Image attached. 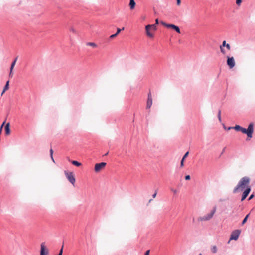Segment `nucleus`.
Listing matches in <instances>:
<instances>
[{
	"label": "nucleus",
	"mask_w": 255,
	"mask_h": 255,
	"mask_svg": "<svg viewBox=\"0 0 255 255\" xmlns=\"http://www.w3.org/2000/svg\"><path fill=\"white\" fill-rule=\"evenodd\" d=\"M253 124L250 123L248 127V128L246 129L241 127L239 125H236L233 127V129H235L237 131H241L243 133L246 134L248 138H251L252 137V134L253 133Z\"/></svg>",
	"instance_id": "1"
},
{
	"label": "nucleus",
	"mask_w": 255,
	"mask_h": 255,
	"mask_svg": "<svg viewBox=\"0 0 255 255\" xmlns=\"http://www.w3.org/2000/svg\"><path fill=\"white\" fill-rule=\"evenodd\" d=\"M250 181V179L249 177H243L241 179L237 186L234 189L233 192L234 193L237 192L239 189L243 190L249 185Z\"/></svg>",
	"instance_id": "2"
},
{
	"label": "nucleus",
	"mask_w": 255,
	"mask_h": 255,
	"mask_svg": "<svg viewBox=\"0 0 255 255\" xmlns=\"http://www.w3.org/2000/svg\"><path fill=\"white\" fill-rule=\"evenodd\" d=\"M216 207L215 206L213 207V209L212 210V211L210 212V213L204 216H202V217H200L198 218V220L199 221H201V222H202V221H209L210 220V219H211L214 214L215 213L216 211Z\"/></svg>",
	"instance_id": "3"
},
{
	"label": "nucleus",
	"mask_w": 255,
	"mask_h": 255,
	"mask_svg": "<svg viewBox=\"0 0 255 255\" xmlns=\"http://www.w3.org/2000/svg\"><path fill=\"white\" fill-rule=\"evenodd\" d=\"M157 30L155 25H147L145 26L146 34L150 38H153L154 33Z\"/></svg>",
	"instance_id": "4"
},
{
	"label": "nucleus",
	"mask_w": 255,
	"mask_h": 255,
	"mask_svg": "<svg viewBox=\"0 0 255 255\" xmlns=\"http://www.w3.org/2000/svg\"><path fill=\"white\" fill-rule=\"evenodd\" d=\"M65 176H66L68 181L73 185H74L75 182V178L74 174L72 172H68L67 171H64Z\"/></svg>",
	"instance_id": "5"
},
{
	"label": "nucleus",
	"mask_w": 255,
	"mask_h": 255,
	"mask_svg": "<svg viewBox=\"0 0 255 255\" xmlns=\"http://www.w3.org/2000/svg\"><path fill=\"white\" fill-rule=\"evenodd\" d=\"M161 23L163 26H164L167 28H172V29H174V30H175L177 33H180V30L177 26L172 24H167V23H165L163 21H161Z\"/></svg>",
	"instance_id": "6"
},
{
	"label": "nucleus",
	"mask_w": 255,
	"mask_h": 255,
	"mask_svg": "<svg viewBox=\"0 0 255 255\" xmlns=\"http://www.w3.org/2000/svg\"><path fill=\"white\" fill-rule=\"evenodd\" d=\"M106 165V163L105 162H101L100 163H97L95 165L94 171L95 172H99L102 169H103Z\"/></svg>",
	"instance_id": "7"
},
{
	"label": "nucleus",
	"mask_w": 255,
	"mask_h": 255,
	"mask_svg": "<svg viewBox=\"0 0 255 255\" xmlns=\"http://www.w3.org/2000/svg\"><path fill=\"white\" fill-rule=\"evenodd\" d=\"M48 250L45 246V243L42 242L40 245V255H48Z\"/></svg>",
	"instance_id": "8"
},
{
	"label": "nucleus",
	"mask_w": 255,
	"mask_h": 255,
	"mask_svg": "<svg viewBox=\"0 0 255 255\" xmlns=\"http://www.w3.org/2000/svg\"><path fill=\"white\" fill-rule=\"evenodd\" d=\"M227 64L230 69L233 68L235 65V61L233 57L227 56Z\"/></svg>",
	"instance_id": "9"
},
{
	"label": "nucleus",
	"mask_w": 255,
	"mask_h": 255,
	"mask_svg": "<svg viewBox=\"0 0 255 255\" xmlns=\"http://www.w3.org/2000/svg\"><path fill=\"white\" fill-rule=\"evenodd\" d=\"M240 233H241V231L240 230H234V231L232 232V233L231 235L230 240H237L238 239Z\"/></svg>",
	"instance_id": "10"
},
{
	"label": "nucleus",
	"mask_w": 255,
	"mask_h": 255,
	"mask_svg": "<svg viewBox=\"0 0 255 255\" xmlns=\"http://www.w3.org/2000/svg\"><path fill=\"white\" fill-rule=\"evenodd\" d=\"M152 105V98L151 93L148 94V98L146 103V109H150Z\"/></svg>",
	"instance_id": "11"
},
{
	"label": "nucleus",
	"mask_w": 255,
	"mask_h": 255,
	"mask_svg": "<svg viewBox=\"0 0 255 255\" xmlns=\"http://www.w3.org/2000/svg\"><path fill=\"white\" fill-rule=\"evenodd\" d=\"M251 191V188L249 187H248L247 189L245 190V191L243 192V194L242 195L241 201H243L244 200L247 196L248 195L249 193H250Z\"/></svg>",
	"instance_id": "12"
},
{
	"label": "nucleus",
	"mask_w": 255,
	"mask_h": 255,
	"mask_svg": "<svg viewBox=\"0 0 255 255\" xmlns=\"http://www.w3.org/2000/svg\"><path fill=\"white\" fill-rule=\"evenodd\" d=\"M5 133L6 135H9L10 133V123H8L6 124L5 127Z\"/></svg>",
	"instance_id": "13"
},
{
	"label": "nucleus",
	"mask_w": 255,
	"mask_h": 255,
	"mask_svg": "<svg viewBox=\"0 0 255 255\" xmlns=\"http://www.w3.org/2000/svg\"><path fill=\"white\" fill-rule=\"evenodd\" d=\"M9 81H7L5 86H4V88L1 93V95H2L6 91H7V90H8L9 89Z\"/></svg>",
	"instance_id": "14"
},
{
	"label": "nucleus",
	"mask_w": 255,
	"mask_h": 255,
	"mask_svg": "<svg viewBox=\"0 0 255 255\" xmlns=\"http://www.w3.org/2000/svg\"><path fill=\"white\" fill-rule=\"evenodd\" d=\"M135 6V2L134 0H130L129 6L130 9H133Z\"/></svg>",
	"instance_id": "15"
},
{
	"label": "nucleus",
	"mask_w": 255,
	"mask_h": 255,
	"mask_svg": "<svg viewBox=\"0 0 255 255\" xmlns=\"http://www.w3.org/2000/svg\"><path fill=\"white\" fill-rule=\"evenodd\" d=\"M86 45L87 46H91L93 48H96L97 47V44L95 43H94V42H88L86 43Z\"/></svg>",
	"instance_id": "16"
},
{
	"label": "nucleus",
	"mask_w": 255,
	"mask_h": 255,
	"mask_svg": "<svg viewBox=\"0 0 255 255\" xmlns=\"http://www.w3.org/2000/svg\"><path fill=\"white\" fill-rule=\"evenodd\" d=\"M71 163L73 165L76 166L77 167L80 166L81 165V163L77 161H75V160L72 161Z\"/></svg>",
	"instance_id": "17"
},
{
	"label": "nucleus",
	"mask_w": 255,
	"mask_h": 255,
	"mask_svg": "<svg viewBox=\"0 0 255 255\" xmlns=\"http://www.w3.org/2000/svg\"><path fill=\"white\" fill-rule=\"evenodd\" d=\"M211 252L216 253L217 252V248L216 246H213L211 248Z\"/></svg>",
	"instance_id": "18"
},
{
	"label": "nucleus",
	"mask_w": 255,
	"mask_h": 255,
	"mask_svg": "<svg viewBox=\"0 0 255 255\" xmlns=\"http://www.w3.org/2000/svg\"><path fill=\"white\" fill-rule=\"evenodd\" d=\"M249 214H248V215H247L246 216V217H245V218L243 219V220L242 221V225H244L247 222V219L249 217Z\"/></svg>",
	"instance_id": "19"
},
{
	"label": "nucleus",
	"mask_w": 255,
	"mask_h": 255,
	"mask_svg": "<svg viewBox=\"0 0 255 255\" xmlns=\"http://www.w3.org/2000/svg\"><path fill=\"white\" fill-rule=\"evenodd\" d=\"M13 68H14V66H11V67H10V73H9V77H12L13 76L12 71H13Z\"/></svg>",
	"instance_id": "20"
},
{
	"label": "nucleus",
	"mask_w": 255,
	"mask_h": 255,
	"mask_svg": "<svg viewBox=\"0 0 255 255\" xmlns=\"http://www.w3.org/2000/svg\"><path fill=\"white\" fill-rule=\"evenodd\" d=\"M221 111L220 110H219L218 111V119L219 120L220 122H221Z\"/></svg>",
	"instance_id": "21"
},
{
	"label": "nucleus",
	"mask_w": 255,
	"mask_h": 255,
	"mask_svg": "<svg viewBox=\"0 0 255 255\" xmlns=\"http://www.w3.org/2000/svg\"><path fill=\"white\" fill-rule=\"evenodd\" d=\"M124 29V28L123 27L122 29H120L119 28H117V32L116 33V34L118 35L120 32L122 31V30H123Z\"/></svg>",
	"instance_id": "22"
},
{
	"label": "nucleus",
	"mask_w": 255,
	"mask_h": 255,
	"mask_svg": "<svg viewBox=\"0 0 255 255\" xmlns=\"http://www.w3.org/2000/svg\"><path fill=\"white\" fill-rule=\"evenodd\" d=\"M184 158H182L181 161V163H180V167H183L184 166Z\"/></svg>",
	"instance_id": "23"
},
{
	"label": "nucleus",
	"mask_w": 255,
	"mask_h": 255,
	"mask_svg": "<svg viewBox=\"0 0 255 255\" xmlns=\"http://www.w3.org/2000/svg\"><path fill=\"white\" fill-rule=\"evenodd\" d=\"M226 45H227L226 42V41L224 40L222 44L220 46V47H222V48L226 46Z\"/></svg>",
	"instance_id": "24"
},
{
	"label": "nucleus",
	"mask_w": 255,
	"mask_h": 255,
	"mask_svg": "<svg viewBox=\"0 0 255 255\" xmlns=\"http://www.w3.org/2000/svg\"><path fill=\"white\" fill-rule=\"evenodd\" d=\"M220 48L221 53L223 54H225L226 51H225V49H224V47H223V48L220 47Z\"/></svg>",
	"instance_id": "25"
},
{
	"label": "nucleus",
	"mask_w": 255,
	"mask_h": 255,
	"mask_svg": "<svg viewBox=\"0 0 255 255\" xmlns=\"http://www.w3.org/2000/svg\"><path fill=\"white\" fill-rule=\"evenodd\" d=\"M242 2V0H236V3L238 5H240Z\"/></svg>",
	"instance_id": "26"
},
{
	"label": "nucleus",
	"mask_w": 255,
	"mask_h": 255,
	"mask_svg": "<svg viewBox=\"0 0 255 255\" xmlns=\"http://www.w3.org/2000/svg\"><path fill=\"white\" fill-rule=\"evenodd\" d=\"M17 58H16L14 60V61L12 63L11 65L12 66H15V65L16 64V61H17Z\"/></svg>",
	"instance_id": "27"
},
{
	"label": "nucleus",
	"mask_w": 255,
	"mask_h": 255,
	"mask_svg": "<svg viewBox=\"0 0 255 255\" xmlns=\"http://www.w3.org/2000/svg\"><path fill=\"white\" fill-rule=\"evenodd\" d=\"M117 36V35L115 33L114 34H112L110 36V39H113L114 38L116 37Z\"/></svg>",
	"instance_id": "28"
},
{
	"label": "nucleus",
	"mask_w": 255,
	"mask_h": 255,
	"mask_svg": "<svg viewBox=\"0 0 255 255\" xmlns=\"http://www.w3.org/2000/svg\"><path fill=\"white\" fill-rule=\"evenodd\" d=\"M50 153L51 158H52V155H53V151L52 149H50Z\"/></svg>",
	"instance_id": "29"
},
{
	"label": "nucleus",
	"mask_w": 255,
	"mask_h": 255,
	"mask_svg": "<svg viewBox=\"0 0 255 255\" xmlns=\"http://www.w3.org/2000/svg\"><path fill=\"white\" fill-rule=\"evenodd\" d=\"M70 30L73 33H76V30H75V29L73 27H71L70 29Z\"/></svg>",
	"instance_id": "30"
},
{
	"label": "nucleus",
	"mask_w": 255,
	"mask_h": 255,
	"mask_svg": "<svg viewBox=\"0 0 255 255\" xmlns=\"http://www.w3.org/2000/svg\"><path fill=\"white\" fill-rule=\"evenodd\" d=\"M185 180H189L190 179V175H186L185 177Z\"/></svg>",
	"instance_id": "31"
},
{
	"label": "nucleus",
	"mask_w": 255,
	"mask_h": 255,
	"mask_svg": "<svg viewBox=\"0 0 255 255\" xmlns=\"http://www.w3.org/2000/svg\"><path fill=\"white\" fill-rule=\"evenodd\" d=\"M188 154H189V152H187L185 154V155H184V156L183 157V158H184V159H185V158L188 156Z\"/></svg>",
	"instance_id": "32"
},
{
	"label": "nucleus",
	"mask_w": 255,
	"mask_h": 255,
	"mask_svg": "<svg viewBox=\"0 0 255 255\" xmlns=\"http://www.w3.org/2000/svg\"><path fill=\"white\" fill-rule=\"evenodd\" d=\"M159 23V21H158V19H156L155 20V23L154 24V25H155L156 26V27H157V25H158Z\"/></svg>",
	"instance_id": "33"
},
{
	"label": "nucleus",
	"mask_w": 255,
	"mask_h": 255,
	"mask_svg": "<svg viewBox=\"0 0 255 255\" xmlns=\"http://www.w3.org/2000/svg\"><path fill=\"white\" fill-rule=\"evenodd\" d=\"M228 49V50H230L231 49V46L229 44H227L226 46H225Z\"/></svg>",
	"instance_id": "34"
},
{
	"label": "nucleus",
	"mask_w": 255,
	"mask_h": 255,
	"mask_svg": "<svg viewBox=\"0 0 255 255\" xmlns=\"http://www.w3.org/2000/svg\"><path fill=\"white\" fill-rule=\"evenodd\" d=\"M181 4V0H177V5H180Z\"/></svg>",
	"instance_id": "35"
},
{
	"label": "nucleus",
	"mask_w": 255,
	"mask_h": 255,
	"mask_svg": "<svg viewBox=\"0 0 255 255\" xmlns=\"http://www.w3.org/2000/svg\"><path fill=\"white\" fill-rule=\"evenodd\" d=\"M150 253V250H147L146 251L144 255H149Z\"/></svg>",
	"instance_id": "36"
},
{
	"label": "nucleus",
	"mask_w": 255,
	"mask_h": 255,
	"mask_svg": "<svg viewBox=\"0 0 255 255\" xmlns=\"http://www.w3.org/2000/svg\"><path fill=\"white\" fill-rule=\"evenodd\" d=\"M254 197V195L253 194H252L249 198V200H251Z\"/></svg>",
	"instance_id": "37"
},
{
	"label": "nucleus",
	"mask_w": 255,
	"mask_h": 255,
	"mask_svg": "<svg viewBox=\"0 0 255 255\" xmlns=\"http://www.w3.org/2000/svg\"><path fill=\"white\" fill-rule=\"evenodd\" d=\"M62 250H60V251H59V254L58 255H62Z\"/></svg>",
	"instance_id": "38"
},
{
	"label": "nucleus",
	"mask_w": 255,
	"mask_h": 255,
	"mask_svg": "<svg viewBox=\"0 0 255 255\" xmlns=\"http://www.w3.org/2000/svg\"><path fill=\"white\" fill-rule=\"evenodd\" d=\"M157 192H156L154 194H153L152 197L153 198H155L156 196Z\"/></svg>",
	"instance_id": "39"
},
{
	"label": "nucleus",
	"mask_w": 255,
	"mask_h": 255,
	"mask_svg": "<svg viewBox=\"0 0 255 255\" xmlns=\"http://www.w3.org/2000/svg\"><path fill=\"white\" fill-rule=\"evenodd\" d=\"M171 191H172L174 193H175V194L177 193V191H176V190H175V189H171Z\"/></svg>",
	"instance_id": "40"
},
{
	"label": "nucleus",
	"mask_w": 255,
	"mask_h": 255,
	"mask_svg": "<svg viewBox=\"0 0 255 255\" xmlns=\"http://www.w3.org/2000/svg\"><path fill=\"white\" fill-rule=\"evenodd\" d=\"M232 128L233 129V127H230L228 128V129L230 130V129H232Z\"/></svg>",
	"instance_id": "41"
},
{
	"label": "nucleus",
	"mask_w": 255,
	"mask_h": 255,
	"mask_svg": "<svg viewBox=\"0 0 255 255\" xmlns=\"http://www.w3.org/2000/svg\"><path fill=\"white\" fill-rule=\"evenodd\" d=\"M63 248H64V244L62 245V247L60 250L62 249V251H63Z\"/></svg>",
	"instance_id": "42"
},
{
	"label": "nucleus",
	"mask_w": 255,
	"mask_h": 255,
	"mask_svg": "<svg viewBox=\"0 0 255 255\" xmlns=\"http://www.w3.org/2000/svg\"><path fill=\"white\" fill-rule=\"evenodd\" d=\"M52 160L53 161V162H55L54 160L53 159V157H52V158H51Z\"/></svg>",
	"instance_id": "43"
},
{
	"label": "nucleus",
	"mask_w": 255,
	"mask_h": 255,
	"mask_svg": "<svg viewBox=\"0 0 255 255\" xmlns=\"http://www.w3.org/2000/svg\"><path fill=\"white\" fill-rule=\"evenodd\" d=\"M152 201V199L149 200V202H151Z\"/></svg>",
	"instance_id": "44"
},
{
	"label": "nucleus",
	"mask_w": 255,
	"mask_h": 255,
	"mask_svg": "<svg viewBox=\"0 0 255 255\" xmlns=\"http://www.w3.org/2000/svg\"><path fill=\"white\" fill-rule=\"evenodd\" d=\"M108 153L107 152V153H106V154H105V156H106V155L108 154Z\"/></svg>",
	"instance_id": "45"
},
{
	"label": "nucleus",
	"mask_w": 255,
	"mask_h": 255,
	"mask_svg": "<svg viewBox=\"0 0 255 255\" xmlns=\"http://www.w3.org/2000/svg\"><path fill=\"white\" fill-rule=\"evenodd\" d=\"M199 255H202L201 254Z\"/></svg>",
	"instance_id": "46"
}]
</instances>
